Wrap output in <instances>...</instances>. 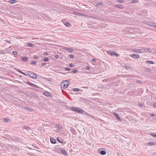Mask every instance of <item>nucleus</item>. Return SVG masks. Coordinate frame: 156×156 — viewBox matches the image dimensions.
<instances>
[{"label":"nucleus","mask_w":156,"mask_h":156,"mask_svg":"<svg viewBox=\"0 0 156 156\" xmlns=\"http://www.w3.org/2000/svg\"><path fill=\"white\" fill-rule=\"evenodd\" d=\"M113 114L115 116L117 120H121L120 118L119 117L117 113H116L115 112H114Z\"/></svg>","instance_id":"9d476101"},{"label":"nucleus","mask_w":156,"mask_h":156,"mask_svg":"<svg viewBox=\"0 0 156 156\" xmlns=\"http://www.w3.org/2000/svg\"><path fill=\"white\" fill-rule=\"evenodd\" d=\"M149 50L150 49L147 48H142L141 49V53H144L145 52H148L147 51H149Z\"/></svg>","instance_id":"6e6552de"},{"label":"nucleus","mask_w":156,"mask_h":156,"mask_svg":"<svg viewBox=\"0 0 156 156\" xmlns=\"http://www.w3.org/2000/svg\"><path fill=\"white\" fill-rule=\"evenodd\" d=\"M124 67L126 69H130V67L128 66H125Z\"/></svg>","instance_id":"c85d7f7f"},{"label":"nucleus","mask_w":156,"mask_h":156,"mask_svg":"<svg viewBox=\"0 0 156 156\" xmlns=\"http://www.w3.org/2000/svg\"><path fill=\"white\" fill-rule=\"evenodd\" d=\"M150 135L154 137H156V134L155 133H150Z\"/></svg>","instance_id":"7c9ffc66"},{"label":"nucleus","mask_w":156,"mask_h":156,"mask_svg":"<svg viewBox=\"0 0 156 156\" xmlns=\"http://www.w3.org/2000/svg\"><path fill=\"white\" fill-rule=\"evenodd\" d=\"M139 105L141 107H143V105H142V104L140 103H139Z\"/></svg>","instance_id":"de8ad7c7"},{"label":"nucleus","mask_w":156,"mask_h":156,"mask_svg":"<svg viewBox=\"0 0 156 156\" xmlns=\"http://www.w3.org/2000/svg\"><path fill=\"white\" fill-rule=\"evenodd\" d=\"M4 121L5 122H8V120L6 118H4Z\"/></svg>","instance_id":"79ce46f5"},{"label":"nucleus","mask_w":156,"mask_h":156,"mask_svg":"<svg viewBox=\"0 0 156 156\" xmlns=\"http://www.w3.org/2000/svg\"><path fill=\"white\" fill-rule=\"evenodd\" d=\"M77 72V70L76 69H74L73 71V72L74 73H76V72Z\"/></svg>","instance_id":"ea45409f"},{"label":"nucleus","mask_w":156,"mask_h":156,"mask_svg":"<svg viewBox=\"0 0 156 156\" xmlns=\"http://www.w3.org/2000/svg\"><path fill=\"white\" fill-rule=\"evenodd\" d=\"M57 139V141L60 143H62L63 142L62 140L60 138L58 137Z\"/></svg>","instance_id":"a211bd4d"},{"label":"nucleus","mask_w":156,"mask_h":156,"mask_svg":"<svg viewBox=\"0 0 156 156\" xmlns=\"http://www.w3.org/2000/svg\"><path fill=\"white\" fill-rule=\"evenodd\" d=\"M147 145H148L152 146L155 145L154 143L152 142H149L147 144Z\"/></svg>","instance_id":"bb28decb"},{"label":"nucleus","mask_w":156,"mask_h":156,"mask_svg":"<svg viewBox=\"0 0 156 156\" xmlns=\"http://www.w3.org/2000/svg\"><path fill=\"white\" fill-rule=\"evenodd\" d=\"M65 70L66 71H69L70 70V69L68 68H66Z\"/></svg>","instance_id":"58836bf2"},{"label":"nucleus","mask_w":156,"mask_h":156,"mask_svg":"<svg viewBox=\"0 0 156 156\" xmlns=\"http://www.w3.org/2000/svg\"><path fill=\"white\" fill-rule=\"evenodd\" d=\"M17 52L16 51H13L12 52V54L14 55H16L17 54Z\"/></svg>","instance_id":"4c0bfd02"},{"label":"nucleus","mask_w":156,"mask_h":156,"mask_svg":"<svg viewBox=\"0 0 156 156\" xmlns=\"http://www.w3.org/2000/svg\"><path fill=\"white\" fill-rule=\"evenodd\" d=\"M49 60V59L48 58H44V59H43V61H44V62H47Z\"/></svg>","instance_id":"2f4dec72"},{"label":"nucleus","mask_w":156,"mask_h":156,"mask_svg":"<svg viewBox=\"0 0 156 156\" xmlns=\"http://www.w3.org/2000/svg\"><path fill=\"white\" fill-rule=\"evenodd\" d=\"M36 61H32L31 62V64L33 65H35L36 64Z\"/></svg>","instance_id":"e433bc0d"},{"label":"nucleus","mask_w":156,"mask_h":156,"mask_svg":"<svg viewBox=\"0 0 156 156\" xmlns=\"http://www.w3.org/2000/svg\"><path fill=\"white\" fill-rule=\"evenodd\" d=\"M74 57V56L73 55H70V57L71 58H73Z\"/></svg>","instance_id":"c03bdc74"},{"label":"nucleus","mask_w":156,"mask_h":156,"mask_svg":"<svg viewBox=\"0 0 156 156\" xmlns=\"http://www.w3.org/2000/svg\"><path fill=\"white\" fill-rule=\"evenodd\" d=\"M130 56L135 59H137L139 58V55L136 54H132L130 55Z\"/></svg>","instance_id":"423d86ee"},{"label":"nucleus","mask_w":156,"mask_h":156,"mask_svg":"<svg viewBox=\"0 0 156 156\" xmlns=\"http://www.w3.org/2000/svg\"><path fill=\"white\" fill-rule=\"evenodd\" d=\"M71 131L72 133L74 135H76V133L75 130L74 129H72L71 130Z\"/></svg>","instance_id":"412c9836"},{"label":"nucleus","mask_w":156,"mask_h":156,"mask_svg":"<svg viewBox=\"0 0 156 156\" xmlns=\"http://www.w3.org/2000/svg\"><path fill=\"white\" fill-rule=\"evenodd\" d=\"M71 109L75 112L80 114L82 113L83 111L82 109L78 107H72L71 108Z\"/></svg>","instance_id":"f03ea898"},{"label":"nucleus","mask_w":156,"mask_h":156,"mask_svg":"<svg viewBox=\"0 0 156 156\" xmlns=\"http://www.w3.org/2000/svg\"><path fill=\"white\" fill-rule=\"evenodd\" d=\"M136 83H139L140 84L142 83V81L141 80H136Z\"/></svg>","instance_id":"72a5a7b5"},{"label":"nucleus","mask_w":156,"mask_h":156,"mask_svg":"<svg viewBox=\"0 0 156 156\" xmlns=\"http://www.w3.org/2000/svg\"><path fill=\"white\" fill-rule=\"evenodd\" d=\"M69 66L71 67H73V64H69Z\"/></svg>","instance_id":"a18cd8bd"},{"label":"nucleus","mask_w":156,"mask_h":156,"mask_svg":"<svg viewBox=\"0 0 156 156\" xmlns=\"http://www.w3.org/2000/svg\"><path fill=\"white\" fill-rule=\"evenodd\" d=\"M46 64V63H43L42 64V66H44Z\"/></svg>","instance_id":"603ef678"},{"label":"nucleus","mask_w":156,"mask_h":156,"mask_svg":"<svg viewBox=\"0 0 156 156\" xmlns=\"http://www.w3.org/2000/svg\"><path fill=\"white\" fill-rule=\"evenodd\" d=\"M55 58H58V56L57 55L55 56Z\"/></svg>","instance_id":"6e6d98bb"},{"label":"nucleus","mask_w":156,"mask_h":156,"mask_svg":"<svg viewBox=\"0 0 156 156\" xmlns=\"http://www.w3.org/2000/svg\"><path fill=\"white\" fill-rule=\"evenodd\" d=\"M73 90L74 91H79L80 90V89L78 88H74L73 89Z\"/></svg>","instance_id":"f704fd0d"},{"label":"nucleus","mask_w":156,"mask_h":156,"mask_svg":"<svg viewBox=\"0 0 156 156\" xmlns=\"http://www.w3.org/2000/svg\"><path fill=\"white\" fill-rule=\"evenodd\" d=\"M6 41L9 43H11V41H10V40H6Z\"/></svg>","instance_id":"49530a36"},{"label":"nucleus","mask_w":156,"mask_h":156,"mask_svg":"<svg viewBox=\"0 0 156 156\" xmlns=\"http://www.w3.org/2000/svg\"><path fill=\"white\" fill-rule=\"evenodd\" d=\"M8 2L11 4H14L16 3L17 2L16 0H10Z\"/></svg>","instance_id":"2eb2a0df"},{"label":"nucleus","mask_w":156,"mask_h":156,"mask_svg":"<svg viewBox=\"0 0 156 156\" xmlns=\"http://www.w3.org/2000/svg\"><path fill=\"white\" fill-rule=\"evenodd\" d=\"M65 25L67 27H69V23L68 22H66L65 23Z\"/></svg>","instance_id":"c9c22d12"},{"label":"nucleus","mask_w":156,"mask_h":156,"mask_svg":"<svg viewBox=\"0 0 156 156\" xmlns=\"http://www.w3.org/2000/svg\"><path fill=\"white\" fill-rule=\"evenodd\" d=\"M149 52L150 53H156V50L154 48L150 49L149 50Z\"/></svg>","instance_id":"9b49d317"},{"label":"nucleus","mask_w":156,"mask_h":156,"mask_svg":"<svg viewBox=\"0 0 156 156\" xmlns=\"http://www.w3.org/2000/svg\"><path fill=\"white\" fill-rule=\"evenodd\" d=\"M73 13L74 14H76V15H79V16H83V14L81 13H80L77 12H73Z\"/></svg>","instance_id":"f3484780"},{"label":"nucleus","mask_w":156,"mask_h":156,"mask_svg":"<svg viewBox=\"0 0 156 156\" xmlns=\"http://www.w3.org/2000/svg\"><path fill=\"white\" fill-rule=\"evenodd\" d=\"M61 153H62V154L64 155H66L67 154L66 152L64 149H62L61 150Z\"/></svg>","instance_id":"dca6fc26"},{"label":"nucleus","mask_w":156,"mask_h":156,"mask_svg":"<svg viewBox=\"0 0 156 156\" xmlns=\"http://www.w3.org/2000/svg\"><path fill=\"white\" fill-rule=\"evenodd\" d=\"M155 28H156V24L155 25Z\"/></svg>","instance_id":"13d9d810"},{"label":"nucleus","mask_w":156,"mask_h":156,"mask_svg":"<svg viewBox=\"0 0 156 156\" xmlns=\"http://www.w3.org/2000/svg\"><path fill=\"white\" fill-rule=\"evenodd\" d=\"M44 94L47 96H49L50 95V93L48 92H45Z\"/></svg>","instance_id":"c756f323"},{"label":"nucleus","mask_w":156,"mask_h":156,"mask_svg":"<svg viewBox=\"0 0 156 156\" xmlns=\"http://www.w3.org/2000/svg\"><path fill=\"white\" fill-rule=\"evenodd\" d=\"M146 62L150 64H154V62L152 61L147 60L146 61Z\"/></svg>","instance_id":"393cba45"},{"label":"nucleus","mask_w":156,"mask_h":156,"mask_svg":"<svg viewBox=\"0 0 156 156\" xmlns=\"http://www.w3.org/2000/svg\"><path fill=\"white\" fill-rule=\"evenodd\" d=\"M133 51L138 53H141V49H133Z\"/></svg>","instance_id":"4468645a"},{"label":"nucleus","mask_w":156,"mask_h":156,"mask_svg":"<svg viewBox=\"0 0 156 156\" xmlns=\"http://www.w3.org/2000/svg\"><path fill=\"white\" fill-rule=\"evenodd\" d=\"M151 116H154V115L153 113L151 115Z\"/></svg>","instance_id":"4d7b16f0"},{"label":"nucleus","mask_w":156,"mask_h":156,"mask_svg":"<svg viewBox=\"0 0 156 156\" xmlns=\"http://www.w3.org/2000/svg\"><path fill=\"white\" fill-rule=\"evenodd\" d=\"M44 55H48V54L47 52H44Z\"/></svg>","instance_id":"864d4df0"},{"label":"nucleus","mask_w":156,"mask_h":156,"mask_svg":"<svg viewBox=\"0 0 156 156\" xmlns=\"http://www.w3.org/2000/svg\"><path fill=\"white\" fill-rule=\"evenodd\" d=\"M90 67L89 66H87L86 67V69L87 70H89L90 69Z\"/></svg>","instance_id":"09e8293b"},{"label":"nucleus","mask_w":156,"mask_h":156,"mask_svg":"<svg viewBox=\"0 0 156 156\" xmlns=\"http://www.w3.org/2000/svg\"><path fill=\"white\" fill-rule=\"evenodd\" d=\"M107 53L108 54L110 55L111 56H118L117 54L115 51H108Z\"/></svg>","instance_id":"20e7f679"},{"label":"nucleus","mask_w":156,"mask_h":156,"mask_svg":"<svg viewBox=\"0 0 156 156\" xmlns=\"http://www.w3.org/2000/svg\"><path fill=\"white\" fill-rule=\"evenodd\" d=\"M96 61V60L95 58H93V59H92V61L93 62H95Z\"/></svg>","instance_id":"8fccbe9b"},{"label":"nucleus","mask_w":156,"mask_h":156,"mask_svg":"<svg viewBox=\"0 0 156 156\" xmlns=\"http://www.w3.org/2000/svg\"><path fill=\"white\" fill-rule=\"evenodd\" d=\"M102 5V3L101 2H98L95 5V6L98 7L100 5Z\"/></svg>","instance_id":"cd10ccee"},{"label":"nucleus","mask_w":156,"mask_h":156,"mask_svg":"<svg viewBox=\"0 0 156 156\" xmlns=\"http://www.w3.org/2000/svg\"><path fill=\"white\" fill-rule=\"evenodd\" d=\"M123 2V0H118V2L119 3H122Z\"/></svg>","instance_id":"37998d69"},{"label":"nucleus","mask_w":156,"mask_h":156,"mask_svg":"<svg viewBox=\"0 0 156 156\" xmlns=\"http://www.w3.org/2000/svg\"><path fill=\"white\" fill-rule=\"evenodd\" d=\"M24 129H25L27 130H29L30 129V128L28 126H25L23 128Z\"/></svg>","instance_id":"a878e982"},{"label":"nucleus","mask_w":156,"mask_h":156,"mask_svg":"<svg viewBox=\"0 0 156 156\" xmlns=\"http://www.w3.org/2000/svg\"><path fill=\"white\" fill-rule=\"evenodd\" d=\"M62 127V124L58 123L56 125V128H58V129H61Z\"/></svg>","instance_id":"1a4fd4ad"},{"label":"nucleus","mask_w":156,"mask_h":156,"mask_svg":"<svg viewBox=\"0 0 156 156\" xmlns=\"http://www.w3.org/2000/svg\"><path fill=\"white\" fill-rule=\"evenodd\" d=\"M98 152L102 155H104L106 154V152L103 150L102 149H99Z\"/></svg>","instance_id":"39448f33"},{"label":"nucleus","mask_w":156,"mask_h":156,"mask_svg":"<svg viewBox=\"0 0 156 156\" xmlns=\"http://www.w3.org/2000/svg\"><path fill=\"white\" fill-rule=\"evenodd\" d=\"M24 108H25V109H26V110H28L29 111H31V112L33 110L32 109H31L29 107H25Z\"/></svg>","instance_id":"5701e85b"},{"label":"nucleus","mask_w":156,"mask_h":156,"mask_svg":"<svg viewBox=\"0 0 156 156\" xmlns=\"http://www.w3.org/2000/svg\"><path fill=\"white\" fill-rule=\"evenodd\" d=\"M50 141L51 143L55 144L56 143L55 140L53 138H51Z\"/></svg>","instance_id":"ddd939ff"},{"label":"nucleus","mask_w":156,"mask_h":156,"mask_svg":"<svg viewBox=\"0 0 156 156\" xmlns=\"http://www.w3.org/2000/svg\"><path fill=\"white\" fill-rule=\"evenodd\" d=\"M26 83L28 85H29L33 87H35V88H38V86L37 85H36L35 84H34L33 83H30V82H27Z\"/></svg>","instance_id":"0eeeda50"},{"label":"nucleus","mask_w":156,"mask_h":156,"mask_svg":"<svg viewBox=\"0 0 156 156\" xmlns=\"http://www.w3.org/2000/svg\"><path fill=\"white\" fill-rule=\"evenodd\" d=\"M27 76H29L31 78L34 79H36L37 78V75L34 73L32 72H27Z\"/></svg>","instance_id":"7ed1b4c3"},{"label":"nucleus","mask_w":156,"mask_h":156,"mask_svg":"<svg viewBox=\"0 0 156 156\" xmlns=\"http://www.w3.org/2000/svg\"><path fill=\"white\" fill-rule=\"evenodd\" d=\"M34 58L35 59H38V56H37V55H35V56H34Z\"/></svg>","instance_id":"a19ab883"},{"label":"nucleus","mask_w":156,"mask_h":156,"mask_svg":"<svg viewBox=\"0 0 156 156\" xmlns=\"http://www.w3.org/2000/svg\"><path fill=\"white\" fill-rule=\"evenodd\" d=\"M147 24L149 25H150L152 27H155L156 23H155L149 22Z\"/></svg>","instance_id":"f8f14e48"},{"label":"nucleus","mask_w":156,"mask_h":156,"mask_svg":"<svg viewBox=\"0 0 156 156\" xmlns=\"http://www.w3.org/2000/svg\"><path fill=\"white\" fill-rule=\"evenodd\" d=\"M16 69V70L18 72H19L20 73H22V74H23V75H25V76H27V75H26V74H25L24 73H23V72H22L20 70H19L18 69Z\"/></svg>","instance_id":"4be33fe9"},{"label":"nucleus","mask_w":156,"mask_h":156,"mask_svg":"<svg viewBox=\"0 0 156 156\" xmlns=\"http://www.w3.org/2000/svg\"><path fill=\"white\" fill-rule=\"evenodd\" d=\"M153 106L156 108V103H155L154 104V105H153Z\"/></svg>","instance_id":"3c124183"},{"label":"nucleus","mask_w":156,"mask_h":156,"mask_svg":"<svg viewBox=\"0 0 156 156\" xmlns=\"http://www.w3.org/2000/svg\"><path fill=\"white\" fill-rule=\"evenodd\" d=\"M28 58L26 57H23L21 58V60L23 61H27L28 60Z\"/></svg>","instance_id":"b1692460"},{"label":"nucleus","mask_w":156,"mask_h":156,"mask_svg":"<svg viewBox=\"0 0 156 156\" xmlns=\"http://www.w3.org/2000/svg\"><path fill=\"white\" fill-rule=\"evenodd\" d=\"M69 84V81L67 80H66L63 81L62 83L61 84V87L62 88L65 89L68 87Z\"/></svg>","instance_id":"f257e3e1"},{"label":"nucleus","mask_w":156,"mask_h":156,"mask_svg":"<svg viewBox=\"0 0 156 156\" xmlns=\"http://www.w3.org/2000/svg\"><path fill=\"white\" fill-rule=\"evenodd\" d=\"M122 6L121 5H117L115 6V7L118 8H121Z\"/></svg>","instance_id":"473e14b6"},{"label":"nucleus","mask_w":156,"mask_h":156,"mask_svg":"<svg viewBox=\"0 0 156 156\" xmlns=\"http://www.w3.org/2000/svg\"><path fill=\"white\" fill-rule=\"evenodd\" d=\"M136 2V0H133L132 1V2L133 3H135Z\"/></svg>","instance_id":"5fc2aeb1"},{"label":"nucleus","mask_w":156,"mask_h":156,"mask_svg":"<svg viewBox=\"0 0 156 156\" xmlns=\"http://www.w3.org/2000/svg\"><path fill=\"white\" fill-rule=\"evenodd\" d=\"M65 49L71 52H72L73 51V49L71 48H66Z\"/></svg>","instance_id":"aec40b11"},{"label":"nucleus","mask_w":156,"mask_h":156,"mask_svg":"<svg viewBox=\"0 0 156 156\" xmlns=\"http://www.w3.org/2000/svg\"><path fill=\"white\" fill-rule=\"evenodd\" d=\"M27 45L28 46L30 47H34V44H32L30 43H28L27 44Z\"/></svg>","instance_id":"6ab92c4d"}]
</instances>
